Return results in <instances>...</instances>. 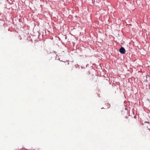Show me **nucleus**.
<instances>
[{
	"label": "nucleus",
	"instance_id": "f257e3e1",
	"mask_svg": "<svg viewBox=\"0 0 150 150\" xmlns=\"http://www.w3.org/2000/svg\"><path fill=\"white\" fill-rule=\"evenodd\" d=\"M119 51L121 53L124 54L125 53L126 51L123 47H121L119 50Z\"/></svg>",
	"mask_w": 150,
	"mask_h": 150
}]
</instances>
